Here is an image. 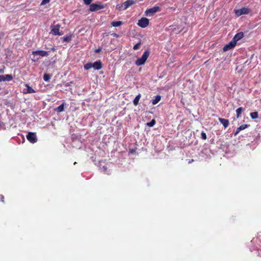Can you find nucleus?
<instances>
[{
    "instance_id": "nucleus-31",
    "label": "nucleus",
    "mask_w": 261,
    "mask_h": 261,
    "mask_svg": "<svg viewBox=\"0 0 261 261\" xmlns=\"http://www.w3.org/2000/svg\"><path fill=\"white\" fill-rule=\"evenodd\" d=\"M50 2V0H42L41 5H44Z\"/></svg>"
},
{
    "instance_id": "nucleus-5",
    "label": "nucleus",
    "mask_w": 261,
    "mask_h": 261,
    "mask_svg": "<svg viewBox=\"0 0 261 261\" xmlns=\"http://www.w3.org/2000/svg\"><path fill=\"white\" fill-rule=\"evenodd\" d=\"M149 23V19L146 17H142L140 20H139L138 22V25L142 28H146Z\"/></svg>"
},
{
    "instance_id": "nucleus-38",
    "label": "nucleus",
    "mask_w": 261,
    "mask_h": 261,
    "mask_svg": "<svg viewBox=\"0 0 261 261\" xmlns=\"http://www.w3.org/2000/svg\"><path fill=\"white\" fill-rule=\"evenodd\" d=\"M51 50L55 51V48L54 47H52V48H51Z\"/></svg>"
},
{
    "instance_id": "nucleus-8",
    "label": "nucleus",
    "mask_w": 261,
    "mask_h": 261,
    "mask_svg": "<svg viewBox=\"0 0 261 261\" xmlns=\"http://www.w3.org/2000/svg\"><path fill=\"white\" fill-rule=\"evenodd\" d=\"M104 8V6L101 4H91L90 5L89 11L91 12L96 11Z\"/></svg>"
},
{
    "instance_id": "nucleus-16",
    "label": "nucleus",
    "mask_w": 261,
    "mask_h": 261,
    "mask_svg": "<svg viewBox=\"0 0 261 261\" xmlns=\"http://www.w3.org/2000/svg\"><path fill=\"white\" fill-rule=\"evenodd\" d=\"M161 99V96L160 95H157L155 98L152 100V104L155 105L158 103Z\"/></svg>"
},
{
    "instance_id": "nucleus-6",
    "label": "nucleus",
    "mask_w": 261,
    "mask_h": 261,
    "mask_svg": "<svg viewBox=\"0 0 261 261\" xmlns=\"http://www.w3.org/2000/svg\"><path fill=\"white\" fill-rule=\"evenodd\" d=\"M61 28V25L60 24H57L51 29L50 33L53 34L55 36H61L63 35V33L60 32V29Z\"/></svg>"
},
{
    "instance_id": "nucleus-28",
    "label": "nucleus",
    "mask_w": 261,
    "mask_h": 261,
    "mask_svg": "<svg viewBox=\"0 0 261 261\" xmlns=\"http://www.w3.org/2000/svg\"><path fill=\"white\" fill-rule=\"evenodd\" d=\"M231 49V48L228 46V44H226V45H225L223 47V50L224 51H227V50H230V49Z\"/></svg>"
},
{
    "instance_id": "nucleus-7",
    "label": "nucleus",
    "mask_w": 261,
    "mask_h": 261,
    "mask_svg": "<svg viewBox=\"0 0 261 261\" xmlns=\"http://www.w3.org/2000/svg\"><path fill=\"white\" fill-rule=\"evenodd\" d=\"M27 139L32 143H35L37 141V138L35 133L29 132L27 135Z\"/></svg>"
},
{
    "instance_id": "nucleus-27",
    "label": "nucleus",
    "mask_w": 261,
    "mask_h": 261,
    "mask_svg": "<svg viewBox=\"0 0 261 261\" xmlns=\"http://www.w3.org/2000/svg\"><path fill=\"white\" fill-rule=\"evenodd\" d=\"M142 44V42L141 41H140L139 42H138V43H137L136 44H135L134 47H133V49L134 50H137L139 48V47Z\"/></svg>"
},
{
    "instance_id": "nucleus-14",
    "label": "nucleus",
    "mask_w": 261,
    "mask_h": 261,
    "mask_svg": "<svg viewBox=\"0 0 261 261\" xmlns=\"http://www.w3.org/2000/svg\"><path fill=\"white\" fill-rule=\"evenodd\" d=\"M245 110V109L242 107H240L236 110V116L237 118H239L241 116V113Z\"/></svg>"
},
{
    "instance_id": "nucleus-20",
    "label": "nucleus",
    "mask_w": 261,
    "mask_h": 261,
    "mask_svg": "<svg viewBox=\"0 0 261 261\" xmlns=\"http://www.w3.org/2000/svg\"><path fill=\"white\" fill-rule=\"evenodd\" d=\"M25 87L27 88V93H34L36 92V91L33 88L29 86V85L26 84Z\"/></svg>"
},
{
    "instance_id": "nucleus-11",
    "label": "nucleus",
    "mask_w": 261,
    "mask_h": 261,
    "mask_svg": "<svg viewBox=\"0 0 261 261\" xmlns=\"http://www.w3.org/2000/svg\"><path fill=\"white\" fill-rule=\"evenodd\" d=\"M249 126V125H248V124H243V125H241V126H240L239 127H238L237 128L236 131V132L234 134V135L235 136H236L240 133V132L241 130H244L245 128L248 127Z\"/></svg>"
},
{
    "instance_id": "nucleus-30",
    "label": "nucleus",
    "mask_w": 261,
    "mask_h": 261,
    "mask_svg": "<svg viewBox=\"0 0 261 261\" xmlns=\"http://www.w3.org/2000/svg\"><path fill=\"white\" fill-rule=\"evenodd\" d=\"M83 1L85 4L89 5H91V3L93 1V0H83Z\"/></svg>"
},
{
    "instance_id": "nucleus-32",
    "label": "nucleus",
    "mask_w": 261,
    "mask_h": 261,
    "mask_svg": "<svg viewBox=\"0 0 261 261\" xmlns=\"http://www.w3.org/2000/svg\"><path fill=\"white\" fill-rule=\"evenodd\" d=\"M0 199H1V202H2L3 203H5V197H4V195H0Z\"/></svg>"
},
{
    "instance_id": "nucleus-29",
    "label": "nucleus",
    "mask_w": 261,
    "mask_h": 261,
    "mask_svg": "<svg viewBox=\"0 0 261 261\" xmlns=\"http://www.w3.org/2000/svg\"><path fill=\"white\" fill-rule=\"evenodd\" d=\"M201 138L203 139V140H206L207 137H206V134L202 132L201 133Z\"/></svg>"
},
{
    "instance_id": "nucleus-9",
    "label": "nucleus",
    "mask_w": 261,
    "mask_h": 261,
    "mask_svg": "<svg viewBox=\"0 0 261 261\" xmlns=\"http://www.w3.org/2000/svg\"><path fill=\"white\" fill-rule=\"evenodd\" d=\"M135 4V2L133 0H127L122 4L121 5V6H123V10H126L129 6L133 5Z\"/></svg>"
},
{
    "instance_id": "nucleus-18",
    "label": "nucleus",
    "mask_w": 261,
    "mask_h": 261,
    "mask_svg": "<svg viewBox=\"0 0 261 261\" xmlns=\"http://www.w3.org/2000/svg\"><path fill=\"white\" fill-rule=\"evenodd\" d=\"M56 111L58 112V113H60V112H62L63 111H64V103H62L60 106H59V107H58L57 108H56L55 109Z\"/></svg>"
},
{
    "instance_id": "nucleus-15",
    "label": "nucleus",
    "mask_w": 261,
    "mask_h": 261,
    "mask_svg": "<svg viewBox=\"0 0 261 261\" xmlns=\"http://www.w3.org/2000/svg\"><path fill=\"white\" fill-rule=\"evenodd\" d=\"M141 97V95L140 94H139L138 95L136 96V97L133 100V103L134 106H137L139 104V101L140 100Z\"/></svg>"
},
{
    "instance_id": "nucleus-35",
    "label": "nucleus",
    "mask_w": 261,
    "mask_h": 261,
    "mask_svg": "<svg viewBox=\"0 0 261 261\" xmlns=\"http://www.w3.org/2000/svg\"><path fill=\"white\" fill-rule=\"evenodd\" d=\"M112 35L113 36H114V37H116V38H117V37H119L118 35L117 34H116V33H114L112 34Z\"/></svg>"
},
{
    "instance_id": "nucleus-33",
    "label": "nucleus",
    "mask_w": 261,
    "mask_h": 261,
    "mask_svg": "<svg viewBox=\"0 0 261 261\" xmlns=\"http://www.w3.org/2000/svg\"><path fill=\"white\" fill-rule=\"evenodd\" d=\"M123 6H121V5H118L116 6V8L119 10H123Z\"/></svg>"
},
{
    "instance_id": "nucleus-17",
    "label": "nucleus",
    "mask_w": 261,
    "mask_h": 261,
    "mask_svg": "<svg viewBox=\"0 0 261 261\" xmlns=\"http://www.w3.org/2000/svg\"><path fill=\"white\" fill-rule=\"evenodd\" d=\"M62 39L64 42H69L71 41L72 35H66V36H64V37H63Z\"/></svg>"
},
{
    "instance_id": "nucleus-12",
    "label": "nucleus",
    "mask_w": 261,
    "mask_h": 261,
    "mask_svg": "<svg viewBox=\"0 0 261 261\" xmlns=\"http://www.w3.org/2000/svg\"><path fill=\"white\" fill-rule=\"evenodd\" d=\"M244 36V33L241 32L236 34L232 39L237 42L238 41L243 38Z\"/></svg>"
},
{
    "instance_id": "nucleus-19",
    "label": "nucleus",
    "mask_w": 261,
    "mask_h": 261,
    "mask_svg": "<svg viewBox=\"0 0 261 261\" xmlns=\"http://www.w3.org/2000/svg\"><path fill=\"white\" fill-rule=\"evenodd\" d=\"M123 23L121 21H112L111 22V25L114 27H117L121 25Z\"/></svg>"
},
{
    "instance_id": "nucleus-26",
    "label": "nucleus",
    "mask_w": 261,
    "mask_h": 261,
    "mask_svg": "<svg viewBox=\"0 0 261 261\" xmlns=\"http://www.w3.org/2000/svg\"><path fill=\"white\" fill-rule=\"evenodd\" d=\"M50 79V75L48 74L45 73L43 75V80L45 81H48Z\"/></svg>"
},
{
    "instance_id": "nucleus-13",
    "label": "nucleus",
    "mask_w": 261,
    "mask_h": 261,
    "mask_svg": "<svg viewBox=\"0 0 261 261\" xmlns=\"http://www.w3.org/2000/svg\"><path fill=\"white\" fill-rule=\"evenodd\" d=\"M219 121L220 122L221 124H223L225 128H226L228 126L229 123L228 119L219 118Z\"/></svg>"
},
{
    "instance_id": "nucleus-24",
    "label": "nucleus",
    "mask_w": 261,
    "mask_h": 261,
    "mask_svg": "<svg viewBox=\"0 0 261 261\" xmlns=\"http://www.w3.org/2000/svg\"><path fill=\"white\" fill-rule=\"evenodd\" d=\"M84 67L85 70H89L90 68H91L92 67H93L92 63H88L84 65Z\"/></svg>"
},
{
    "instance_id": "nucleus-37",
    "label": "nucleus",
    "mask_w": 261,
    "mask_h": 261,
    "mask_svg": "<svg viewBox=\"0 0 261 261\" xmlns=\"http://www.w3.org/2000/svg\"><path fill=\"white\" fill-rule=\"evenodd\" d=\"M135 152V150L132 149L129 151V152L133 153Z\"/></svg>"
},
{
    "instance_id": "nucleus-36",
    "label": "nucleus",
    "mask_w": 261,
    "mask_h": 261,
    "mask_svg": "<svg viewBox=\"0 0 261 261\" xmlns=\"http://www.w3.org/2000/svg\"><path fill=\"white\" fill-rule=\"evenodd\" d=\"M100 50H101L100 48H98V49H96L95 51L96 53H99L100 51Z\"/></svg>"
},
{
    "instance_id": "nucleus-2",
    "label": "nucleus",
    "mask_w": 261,
    "mask_h": 261,
    "mask_svg": "<svg viewBox=\"0 0 261 261\" xmlns=\"http://www.w3.org/2000/svg\"><path fill=\"white\" fill-rule=\"evenodd\" d=\"M33 57L32 60L33 62H36L39 60V58L37 57L36 56H40L41 57H47L49 55L48 51L44 50H36L32 52Z\"/></svg>"
},
{
    "instance_id": "nucleus-34",
    "label": "nucleus",
    "mask_w": 261,
    "mask_h": 261,
    "mask_svg": "<svg viewBox=\"0 0 261 261\" xmlns=\"http://www.w3.org/2000/svg\"><path fill=\"white\" fill-rule=\"evenodd\" d=\"M2 81H4V75H0V82H2Z\"/></svg>"
},
{
    "instance_id": "nucleus-23",
    "label": "nucleus",
    "mask_w": 261,
    "mask_h": 261,
    "mask_svg": "<svg viewBox=\"0 0 261 261\" xmlns=\"http://www.w3.org/2000/svg\"><path fill=\"white\" fill-rule=\"evenodd\" d=\"M237 42L233 40V39L228 43L227 44L228 46L232 49L236 45Z\"/></svg>"
},
{
    "instance_id": "nucleus-21",
    "label": "nucleus",
    "mask_w": 261,
    "mask_h": 261,
    "mask_svg": "<svg viewBox=\"0 0 261 261\" xmlns=\"http://www.w3.org/2000/svg\"><path fill=\"white\" fill-rule=\"evenodd\" d=\"M4 75L5 81H10L13 79V76L11 74H5Z\"/></svg>"
},
{
    "instance_id": "nucleus-4",
    "label": "nucleus",
    "mask_w": 261,
    "mask_h": 261,
    "mask_svg": "<svg viewBox=\"0 0 261 261\" xmlns=\"http://www.w3.org/2000/svg\"><path fill=\"white\" fill-rule=\"evenodd\" d=\"M250 10L246 7H243L241 9L234 10V12L236 15L240 16L243 14H248L250 12Z\"/></svg>"
},
{
    "instance_id": "nucleus-25",
    "label": "nucleus",
    "mask_w": 261,
    "mask_h": 261,
    "mask_svg": "<svg viewBox=\"0 0 261 261\" xmlns=\"http://www.w3.org/2000/svg\"><path fill=\"white\" fill-rule=\"evenodd\" d=\"M155 120L152 119L150 122L147 123L146 125L149 127H152L155 125Z\"/></svg>"
},
{
    "instance_id": "nucleus-1",
    "label": "nucleus",
    "mask_w": 261,
    "mask_h": 261,
    "mask_svg": "<svg viewBox=\"0 0 261 261\" xmlns=\"http://www.w3.org/2000/svg\"><path fill=\"white\" fill-rule=\"evenodd\" d=\"M149 55H150V51L148 50H145L144 52L142 57L140 58H138L136 61V62H135L137 66H140V65H144L145 64V63L146 62L147 58H148Z\"/></svg>"
},
{
    "instance_id": "nucleus-22",
    "label": "nucleus",
    "mask_w": 261,
    "mask_h": 261,
    "mask_svg": "<svg viewBox=\"0 0 261 261\" xmlns=\"http://www.w3.org/2000/svg\"><path fill=\"white\" fill-rule=\"evenodd\" d=\"M250 117L252 119H256L258 117V114L257 112H252L250 114Z\"/></svg>"
},
{
    "instance_id": "nucleus-10",
    "label": "nucleus",
    "mask_w": 261,
    "mask_h": 261,
    "mask_svg": "<svg viewBox=\"0 0 261 261\" xmlns=\"http://www.w3.org/2000/svg\"><path fill=\"white\" fill-rule=\"evenodd\" d=\"M92 66L95 70H99L102 68V65L101 62L100 60H98L92 64Z\"/></svg>"
},
{
    "instance_id": "nucleus-3",
    "label": "nucleus",
    "mask_w": 261,
    "mask_h": 261,
    "mask_svg": "<svg viewBox=\"0 0 261 261\" xmlns=\"http://www.w3.org/2000/svg\"><path fill=\"white\" fill-rule=\"evenodd\" d=\"M160 9L159 7L158 6H154L152 8L147 9L145 12V14L146 16H153L156 12L160 11Z\"/></svg>"
}]
</instances>
